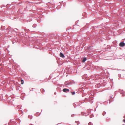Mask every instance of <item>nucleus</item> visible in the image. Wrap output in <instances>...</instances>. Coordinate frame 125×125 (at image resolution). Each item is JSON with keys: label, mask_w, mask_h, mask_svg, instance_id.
<instances>
[{"label": "nucleus", "mask_w": 125, "mask_h": 125, "mask_svg": "<svg viewBox=\"0 0 125 125\" xmlns=\"http://www.w3.org/2000/svg\"><path fill=\"white\" fill-rule=\"evenodd\" d=\"M125 45V44L124 42H121L119 44V46L121 47H123Z\"/></svg>", "instance_id": "1"}, {"label": "nucleus", "mask_w": 125, "mask_h": 125, "mask_svg": "<svg viewBox=\"0 0 125 125\" xmlns=\"http://www.w3.org/2000/svg\"><path fill=\"white\" fill-rule=\"evenodd\" d=\"M63 92H69V89L66 88H64L63 89Z\"/></svg>", "instance_id": "2"}, {"label": "nucleus", "mask_w": 125, "mask_h": 125, "mask_svg": "<svg viewBox=\"0 0 125 125\" xmlns=\"http://www.w3.org/2000/svg\"><path fill=\"white\" fill-rule=\"evenodd\" d=\"M60 56L62 57V58L64 57V56L62 52L60 53Z\"/></svg>", "instance_id": "3"}, {"label": "nucleus", "mask_w": 125, "mask_h": 125, "mask_svg": "<svg viewBox=\"0 0 125 125\" xmlns=\"http://www.w3.org/2000/svg\"><path fill=\"white\" fill-rule=\"evenodd\" d=\"M86 60V58H84L82 60V62H84Z\"/></svg>", "instance_id": "4"}, {"label": "nucleus", "mask_w": 125, "mask_h": 125, "mask_svg": "<svg viewBox=\"0 0 125 125\" xmlns=\"http://www.w3.org/2000/svg\"><path fill=\"white\" fill-rule=\"evenodd\" d=\"M40 91L42 93H43V92L44 91V90L43 89H41L40 90Z\"/></svg>", "instance_id": "5"}, {"label": "nucleus", "mask_w": 125, "mask_h": 125, "mask_svg": "<svg viewBox=\"0 0 125 125\" xmlns=\"http://www.w3.org/2000/svg\"><path fill=\"white\" fill-rule=\"evenodd\" d=\"M21 84H23V80H21Z\"/></svg>", "instance_id": "6"}, {"label": "nucleus", "mask_w": 125, "mask_h": 125, "mask_svg": "<svg viewBox=\"0 0 125 125\" xmlns=\"http://www.w3.org/2000/svg\"><path fill=\"white\" fill-rule=\"evenodd\" d=\"M75 122L77 123V125H79V122L78 121H76Z\"/></svg>", "instance_id": "7"}, {"label": "nucleus", "mask_w": 125, "mask_h": 125, "mask_svg": "<svg viewBox=\"0 0 125 125\" xmlns=\"http://www.w3.org/2000/svg\"><path fill=\"white\" fill-rule=\"evenodd\" d=\"M71 93L73 95H74L75 94V92H71Z\"/></svg>", "instance_id": "8"}, {"label": "nucleus", "mask_w": 125, "mask_h": 125, "mask_svg": "<svg viewBox=\"0 0 125 125\" xmlns=\"http://www.w3.org/2000/svg\"><path fill=\"white\" fill-rule=\"evenodd\" d=\"M124 117L125 118V115L124 116ZM123 121L125 123V119H123Z\"/></svg>", "instance_id": "9"}, {"label": "nucleus", "mask_w": 125, "mask_h": 125, "mask_svg": "<svg viewBox=\"0 0 125 125\" xmlns=\"http://www.w3.org/2000/svg\"><path fill=\"white\" fill-rule=\"evenodd\" d=\"M91 122H89L88 124V125H91Z\"/></svg>", "instance_id": "10"}]
</instances>
